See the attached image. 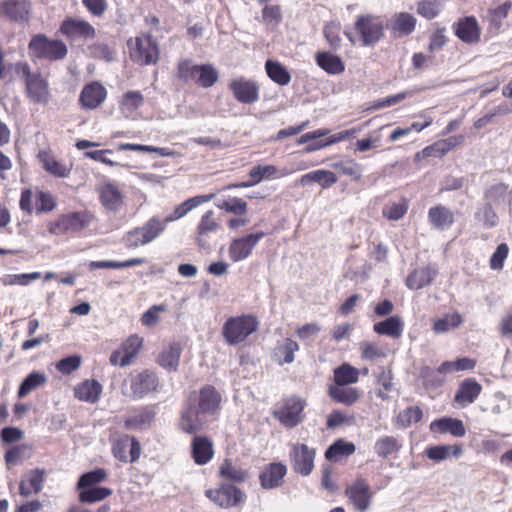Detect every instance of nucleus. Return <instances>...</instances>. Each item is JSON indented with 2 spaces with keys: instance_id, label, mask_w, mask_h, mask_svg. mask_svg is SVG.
Returning <instances> with one entry per match:
<instances>
[{
  "instance_id": "5701e85b",
  "label": "nucleus",
  "mask_w": 512,
  "mask_h": 512,
  "mask_svg": "<svg viewBox=\"0 0 512 512\" xmlns=\"http://www.w3.org/2000/svg\"><path fill=\"white\" fill-rule=\"evenodd\" d=\"M106 97V88L100 82L92 81L83 87L79 95V104L83 109L94 110L105 101Z\"/></svg>"
},
{
  "instance_id": "c9c22d12",
  "label": "nucleus",
  "mask_w": 512,
  "mask_h": 512,
  "mask_svg": "<svg viewBox=\"0 0 512 512\" xmlns=\"http://www.w3.org/2000/svg\"><path fill=\"white\" fill-rule=\"evenodd\" d=\"M330 133V130L327 128L317 129L311 132H307L300 136L297 140V144H305L308 143L304 148V153H312L317 150L326 148L330 146V142L328 137L326 139H320L324 136H327Z\"/></svg>"
},
{
  "instance_id": "052dcab7",
  "label": "nucleus",
  "mask_w": 512,
  "mask_h": 512,
  "mask_svg": "<svg viewBox=\"0 0 512 512\" xmlns=\"http://www.w3.org/2000/svg\"><path fill=\"white\" fill-rule=\"evenodd\" d=\"M341 24L337 21H329L324 24L323 35L331 50L337 51L341 48Z\"/></svg>"
},
{
  "instance_id": "c03bdc74",
  "label": "nucleus",
  "mask_w": 512,
  "mask_h": 512,
  "mask_svg": "<svg viewBox=\"0 0 512 512\" xmlns=\"http://www.w3.org/2000/svg\"><path fill=\"white\" fill-rule=\"evenodd\" d=\"M360 371L349 363H342L333 371V384L350 386L359 381Z\"/></svg>"
},
{
  "instance_id": "aec40b11",
  "label": "nucleus",
  "mask_w": 512,
  "mask_h": 512,
  "mask_svg": "<svg viewBox=\"0 0 512 512\" xmlns=\"http://www.w3.org/2000/svg\"><path fill=\"white\" fill-rule=\"evenodd\" d=\"M455 36L465 44H477L481 39V27L475 16H465L453 23Z\"/></svg>"
},
{
  "instance_id": "ddd939ff",
  "label": "nucleus",
  "mask_w": 512,
  "mask_h": 512,
  "mask_svg": "<svg viewBox=\"0 0 512 512\" xmlns=\"http://www.w3.org/2000/svg\"><path fill=\"white\" fill-rule=\"evenodd\" d=\"M344 495L355 511L367 512L372 504L374 492L365 478L358 477L346 486Z\"/></svg>"
},
{
  "instance_id": "f704fd0d",
  "label": "nucleus",
  "mask_w": 512,
  "mask_h": 512,
  "mask_svg": "<svg viewBox=\"0 0 512 512\" xmlns=\"http://www.w3.org/2000/svg\"><path fill=\"white\" fill-rule=\"evenodd\" d=\"M328 395L336 403L346 406L354 405L361 397V391L356 387L329 385Z\"/></svg>"
},
{
  "instance_id": "72a5a7b5",
  "label": "nucleus",
  "mask_w": 512,
  "mask_h": 512,
  "mask_svg": "<svg viewBox=\"0 0 512 512\" xmlns=\"http://www.w3.org/2000/svg\"><path fill=\"white\" fill-rule=\"evenodd\" d=\"M155 418V412L148 406L134 408L124 420V427L130 429H143L149 426Z\"/></svg>"
},
{
  "instance_id": "774afa93",
  "label": "nucleus",
  "mask_w": 512,
  "mask_h": 512,
  "mask_svg": "<svg viewBox=\"0 0 512 512\" xmlns=\"http://www.w3.org/2000/svg\"><path fill=\"white\" fill-rule=\"evenodd\" d=\"M409 203L406 198H402L399 202H390L382 209V215L392 221H397L405 216L408 211Z\"/></svg>"
},
{
  "instance_id": "13d9d810",
  "label": "nucleus",
  "mask_w": 512,
  "mask_h": 512,
  "mask_svg": "<svg viewBox=\"0 0 512 512\" xmlns=\"http://www.w3.org/2000/svg\"><path fill=\"white\" fill-rule=\"evenodd\" d=\"M422 418L423 411L419 406H409L398 413L395 425L400 428H408L412 424L420 422Z\"/></svg>"
},
{
  "instance_id": "9d476101",
  "label": "nucleus",
  "mask_w": 512,
  "mask_h": 512,
  "mask_svg": "<svg viewBox=\"0 0 512 512\" xmlns=\"http://www.w3.org/2000/svg\"><path fill=\"white\" fill-rule=\"evenodd\" d=\"M130 59L141 66L156 64L159 59V48L151 35L141 34L127 41Z\"/></svg>"
},
{
  "instance_id": "7c9ffc66",
  "label": "nucleus",
  "mask_w": 512,
  "mask_h": 512,
  "mask_svg": "<svg viewBox=\"0 0 512 512\" xmlns=\"http://www.w3.org/2000/svg\"><path fill=\"white\" fill-rule=\"evenodd\" d=\"M317 66L330 75H339L345 71L343 59L329 51H318L315 54Z\"/></svg>"
},
{
  "instance_id": "0e129e2a",
  "label": "nucleus",
  "mask_w": 512,
  "mask_h": 512,
  "mask_svg": "<svg viewBox=\"0 0 512 512\" xmlns=\"http://www.w3.org/2000/svg\"><path fill=\"white\" fill-rule=\"evenodd\" d=\"M107 478V472L103 468H97L81 475L77 482V489L96 487Z\"/></svg>"
},
{
  "instance_id": "de8ad7c7",
  "label": "nucleus",
  "mask_w": 512,
  "mask_h": 512,
  "mask_svg": "<svg viewBox=\"0 0 512 512\" xmlns=\"http://www.w3.org/2000/svg\"><path fill=\"white\" fill-rule=\"evenodd\" d=\"M290 172L287 170H279L274 165H256L249 171L251 183L256 185L264 179H276L287 176Z\"/></svg>"
},
{
  "instance_id": "1a4fd4ad",
  "label": "nucleus",
  "mask_w": 512,
  "mask_h": 512,
  "mask_svg": "<svg viewBox=\"0 0 512 512\" xmlns=\"http://www.w3.org/2000/svg\"><path fill=\"white\" fill-rule=\"evenodd\" d=\"M93 219V214L87 210L70 212L59 215L55 220L49 221L46 224V228L53 235L75 233L87 228Z\"/></svg>"
},
{
  "instance_id": "37998d69",
  "label": "nucleus",
  "mask_w": 512,
  "mask_h": 512,
  "mask_svg": "<svg viewBox=\"0 0 512 512\" xmlns=\"http://www.w3.org/2000/svg\"><path fill=\"white\" fill-rule=\"evenodd\" d=\"M182 349L179 343L173 342L165 347L157 358V363L170 371H176L179 365Z\"/></svg>"
},
{
  "instance_id": "6ab92c4d",
  "label": "nucleus",
  "mask_w": 512,
  "mask_h": 512,
  "mask_svg": "<svg viewBox=\"0 0 512 512\" xmlns=\"http://www.w3.org/2000/svg\"><path fill=\"white\" fill-rule=\"evenodd\" d=\"M264 236L265 233L260 231L233 239L228 248L230 260L232 262H239L248 258Z\"/></svg>"
},
{
  "instance_id": "7ed1b4c3",
  "label": "nucleus",
  "mask_w": 512,
  "mask_h": 512,
  "mask_svg": "<svg viewBox=\"0 0 512 512\" xmlns=\"http://www.w3.org/2000/svg\"><path fill=\"white\" fill-rule=\"evenodd\" d=\"M28 53L31 59L56 62L66 58L68 48L62 40L51 39L43 33H38L31 37Z\"/></svg>"
},
{
  "instance_id": "473e14b6",
  "label": "nucleus",
  "mask_w": 512,
  "mask_h": 512,
  "mask_svg": "<svg viewBox=\"0 0 512 512\" xmlns=\"http://www.w3.org/2000/svg\"><path fill=\"white\" fill-rule=\"evenodd\" d=\"M482 391V386L472 378L463 380L454 396V401L462 407L473 403Z\"/></svg>"
},
{
  "instance_id": "79ce46f5",
  "label": "nucleus",
  "mask_w": 512,
  "mask_h": 512,
  "mask_svg": "<svg viewBox=\"0 0 512 512\" xmlns=\"http://www.w3.org/2000/svg\"><path fill=\"white\" fill-rule=\"evenodd\" d=\"M446 374L448 371L443 368V363L437 369L425 366L420 370V378L426 389H437L443 386L446 382Z\"/></svg>"
},
{
  "instance_id": "bf43d9fd",
  "label": "nucleus",
  "mask_w": 512,
  "mask_h": 512,
  "mask_svg": "<svg viewBox=\"0 0 512 512\" xmlns=\"http://www.w3.org/2000/svg\"><path fill=\"white\" fill-rule=\"evenodd\" d=\"M113 493L112 489L108 487H90L86 489H81L78 495V499L81 503H96L100 502L109 496H111Z\"/></svg>"
},
{
  "instance_id": "f8f14e48",
  "label": "nucleus",
  "mask_w": 512,
  "mask_h": 512,
  "mask_svg": "<svg viewBox=\"0 0 512 512\" xmlns=\"http://www.w3.org/2000/svg\"><path fill=\"white\" fill-rule=\"evenodd\" d=\"M58 32L70 43L87 42L96 37V29L87 20L68 16L59 26Z\"/></svg>"
},
{
  "instance_id": "cd10ccee",
  "label": "nucleus",
  "mask_w": 512,
  "mask_h": 512,
  "mask_svg": "<svg viewBox=\"0 0 512 512\" xmlns=\"http://www.w3.org/2000/svg\"><path fill=\"white\" fill-rule=\"evenodd\" d=\"M102 392L103 386L95 379H86L74 387V397L89 404L97 403Z\"/></svg>"
},
{
  "instance_id": "c85d7f7f",
  "label": "nucleus",
  "mask_w": 512,
  "mask_h": 512,
  "mask_svg": "<svg viewBox=\"0 0 512 512\" xmlns=\"http://www.w3.org/2000/svg\"><path fill=\"white\" fill-rule=\"evenodd\" d=\"M100 203L109 211H118L123 203L124 197L121 190L112 183H106L98 188Z\"/></svg>"
},
{
  "instance_id": "a878e982",
  "label": "nucleus",
  "mask_w": 512,
  "mask_h": 512,
  "mask_svg": "<svg viewBox=\"0 0 512 512\" xmlns=\"http://www.w3.org/2000/svg\"><path fill=\"white\" fill-rule=\"evenodd\" d=\"M287 474V467L281 462H272L266 465L259 474L260 485L263 489L269 490L278 488L283 484Z\"/></svg>"
},
{
  "instance_id": "e433bc0d",
  "label": "nucleus",
  "mask_w": 512,
  "mask_h": 512,
  "mask_svg": "<svg viewBox=\"0 0 512 512\" xmlns=\"http://www.w3.org/2000/svg\"><path fill=\"white\" fill-rule=\"evenodd\" d=\"M484 198L491 205L512 206V190L505 183H496L489 186L484 192Z\"/></svg>"
},
{
  "instance_id": "09e8293b",
  "label": "nucleus",
  "mask_w": 512,
  "mask_h": 512,
  "mask_svg": "<svg viewBox=\"0 0 512 512\" xmlns=\"http://www.w3.org/2000/svg\"><path fill=\"white\" fill-rule=\"evenodd\" d=\"M512 9V2L507 0L501 5L488 10L486 21L488 22V29L490 31L498 32L503 21L507 18L510 10Z\"/></svg>"
},
{
  "instance_id": "2f4dec72",
  "label": "nucleus",
  "mask_w": 512,
  "mask_h": 512,
  "mask_svg": "<svg viewBox=\"0 0 512 512\" xmlns=\"http://www.w3.org/2000/svg\"><path fill=\"white\" fill-rule=\"evenodd\" d=\"M219 229V223L214 217V211L205 212L196 229V241L201 248L209 246L208 237L211 233H215Z\"/></svg>"
},
{
  "instance_id": "2eb2a0df",
  "label": "nucleus",
  "mask_w": 512,
  "mask_h": 512,
  "mask_svg": "<svg viewBox=\"0 0 512 512\" xmlns=\"http://www.w3.org/2000/svg\"><path fill=\"white\" fill-rule=\"evenodd\" d=\"M205 496L223 509H229L243 504L246 494L231 483H221L217 488L205 491Z\"/></svg>"
},
{
  "instance_id": "412c9836",
  "label": "nucleus",
  "mask_w": 512,
  "mask_h": 512,
  "mask_svg": "<svg viewBox=\"0 0 512 512\" xmlns=\"http://www.w3.org/2000/svg\"><path fill=\"white\" fill-rule=\"evenodd\" d=\"M417 26V18L408 12H396L387 21L386 27L394 39L411 35Z\"/></svg>"
},
{
  "instance_id": "4be33fe9",
  "label": "nucleus",
  "mask_w": 512,
  "mask_h": 512,
  "mask_svg": "<svg viewBox=\"0 0 512 512\" xmlns=\"http://www.w3.org/2000/svg\"><path fill=\"white\" fill-rule=\"evenodd\" d=\"M159 387V379L155 372L143 370L132 376L130 388L134 399H142L151 392H156Z\"/></svg>"
},
{
  "instance_id": "0eeeda50",
  "label": "nucleus",
  "mask_w": 512,
  "mask_h": 512,
  "mask_svg": "<svg viewBox=\"0 0 512 512\" xmlns=\"http://www.w3.org/2000/svg\"><path fill=\"white\" fill-rule=\"evenodd\" d=\"M307 403L298 395H290L282 398L272 411V416L286 428H294L303 422Z\"/></svg>"
},
{
  "instance_id": "9b49d317",
  "label": "nucleus",
  "mask_w": 512,
  "mask_h": 512,
  "mask_svg": "<svg viewBox=\"0 0 512 512\" xmlns=\"http://www.w3.org/2000/svg\"><path fill=\"white\" fill-rule=\"evenodd\" d=\"M111 453L121 463H135L139 460L142 447L139 440L126 433H114L110 436Z\"/></svg>"
},
{
  "instance_id": "dca6fc26",
  "label": "nucleus",
  "mask_w": 512,
  "mask_h": 512,
  "mask_svg": "<svg viewBox=\"0 0 512 512\" xmlns=\"http://www.w3.org/2000/svg\"><path fill=\"white\" fill-rule=\"evenodd\" d=\"M315 456V448L304 443L292 444L289 458L293 471L302 476H309L314 469Z\"/></svg>"
},
{
  "instance_id": "4468645a",
  "label": "nucleus",
  "mask_w": 512,
  "mask_h": 512,
  "mask_svg": "<svg viewBox=\"0 0 512 512\" xmlns=\"http://www.w3.org/2000/svg\"><path fill=\"white\" fill-rule=\"evenodd\" d=\"M360 35L363 46H372L384 36V23L379 16L372 14L359 15L354 24Z\"/></svg>"
},
{
  "instance_id": "6e6d98bb",
  "label": "nucleus",
  "mask_w": 512,
  "mask_h": 512,
  "mask_svg": "<svg viewBox=\"0 0 512 512\" xmlns=\"http://www.w3.org/2000/svg\"><path fill=\"white\" fill-rule=\"evenodd\" d=\"M462 323L463 317L460 313L445 314L443 317L433 321L432 330L436 334L446 333L450 329L458 328Z\"/></svg>"
},
{
  "instance_id": "864d4df0",
  "label": "nucleus",
  "mask_w": 512,
  "mask_h": 512,
  "mask_svg": "<svg viewBox=\"0 0 512 512\" xmlns=\"http://www.w3.org/2000/svg\"><path fill=\"white\" fill-rule=\"evenodd\" d=\"M147 263L146 258H131L125 261L101 260L91 261L89 263L90 270L94 269H121L134 266H140Z\"/></svg>"
},
{
  "instance_id": "a211bd4d",
  "label": "nucleus",
  "mask_w": 512,
  "mask_h": 512,
  "mask_svg": "<svg viewBox=\"0 0 512 512\" xmlns=\"http://www.w3.org/2000/svg\"><path fill=\"white\" fill-rule=\"evenodd\" d=\"M142 346L143 339L140 336L136 334L130 335L122 342L119 349L112 352L109 358L110 363L121 367L129 365L137 357Z\"/></svg>"
},
{
  "instance_id": "39448f33",
  "label": "nucleus",
  "mask_w": 512,
  "mask_h": 512,
  "mask_svg": "<svg viewBox=\"0 0 512 512\" xmlns=\"http://www.w3.org/2000/svg\"><path fill=\"white\" fill-rule=\"evenodd\" d=\"M165 231V222L158 216L151 217L143 225L127 231L122 237L124 246L133 250L156 240Z\"/></svg>"
},
{
  "instance_id": "49530a36",
  "label": "nucleus",
  "mask_w": 512,
  "mask_h": 512,
  "mask_svg": "<svg viewBox=\"0 0 512 512\" xmlns=\"http://www.w3.org/2000/svg\"><path fill=\"white\" fill-rule=\"evenodd\" d=\"M213 194L204 195V196H196L193 198H189L188 200L182 202L178 206L175 207L173 212L169 214L167 217L162 219L163 222H165V227L169 222L175 221L180 219L181 217L185 216L190 210L197 207L199 204L210 201L213 198Z\"/></svg>"
},
{
  "instance_id": "3c124183",
  "label": "nucleus",
  "mask_w": 512,
  "mask_h": 512,
  "mask_svg": "<svg viewBox=\"0 0 512 512\" xmlns=\"http://www.w3.org/2000/svg\"><path fill=\"white\" fill-rule=\"evenodd\" d=\"M38 157L43 168L50 174L56 177H67L69 175L70 169L58 161L50 151H40Z\"/></svg>"
},
{
  "instance_id": "58836bf2",
  "label": "nucleus",
  "mask_w": 512,
  "mask_h": 512,
  "mask_svg": "<svg viewBox=\"0 0 512 512\" xmlns=\"http://www.w3.org/2000/svg\"><path fill=\"white\" fill-rule=\"evenodd\" d=\"M437 273V269L431 266L415 269L407 276L406 286L411 290H419L429 285Z\"/></svg>"
},
{
  "instance_id": "a19ab883",
  "label": "nucleus",
  "mask_w": 512,
  "mask_h": 512,
  "mask_svg": "<svg viewBox=\"0 0 512 512\" xmlns=\"http://www.w3.org/2000/svg\"><path fill=\"white\" fill-rule=\"evenodd\" d=\"M404 323L398 315L390 316L373 326V331L379 335H385L394 339L401 337Z\"/></svg>"
},
{
  "instance_id": "338daca9",
  "label": "nucleus",
  "mask_w": 512,
  "mask_h": 512,
  "mask_svg": "<svg viewBox=\"0 0 512 512\" xmlns=\"http://www.w3.org/2000/svg\"><path fill=\"white\" fill-rule=\"evenodd\" d=\"M331 167L336 170L339 175L348 176L354 180L361 178V166L354 159H345L335 162Z\"/></svg>"
},
{
  "instance_id": "4d7b16f0",
  "label": "nucleus",
  "mask_w": 512,
  "mask_h": 512,
  "mask_svg": "<svg viewBox=\"0 0 512 512\" xmlns=\"http://www.w3.org/2000/svg\"><path fill=\"white\" fill-rule=\"evenodd\" d=\"M463 449L461 445H438L429 447L426 450V455L429 459L434 461H442L448 458L450 455L458 457L462 454Z\"/></svg>"
},
{
  "instance_id": "f257e3e1",
  "label": "nucleus",
  "mask_w": 512,
  "mask_h": 512,
  "mask_svg": "<svg viewBox=\"0 0 512 512\" xmlns=\"http://www.w3.org/2000/svg\"><path fill=\"white\" fill-rule=\"evenodd\" d=\"M222 397L219 391L207 384L199 390L190 391L179 412L177 427L185 434L193 435L190 456L198 466L208 464L215 455L214 442L207 435H198L205 425V417L218 414Z\"/></svg>"
},
{
  "instance_id": "680f3d73",
  "label": "nucleus",
  "mask_w": 512,
  "mask_h": 512,
  "mask_svg": "<svg viewBox=\"0 0 512 512\" xmlns=\"http://www.w3.org/2000/svg\"><path fill=\"white\" fill-rule=\"evenodd\" d=\"M446 27L435 24V28L429 34V41L427 45V51L430 54L442 50L449 41L447 36Z\"/></svg>"
},
{
  "instance_id": "b1692460",
  "label": "nucleus",
  "mask_w": 512,
  "mask_h": 512,
  "mask_svg": "<svg viewBox=\"0 0 512 512\" xmlns=\"http://www.w3.org/2000/svg\"><path fill=\"white\" fill-rule=\"evenodd\" d=\"M31 14L29 0H3L0 3V15L12 22H27Z\"/></svg>"
},
{
  "instance_id": "393cba45",
  "label": "nucleus",
  "mask_w": 512,
  "mask_h": 512,
  "mask_svg": "<svg viewBox=\"0 0 512 512\" xmlns=\"http://www.w3.org/2000/svg\"><path fill=\"white\" fill-rule=\"evenodd\" d=\"M427 218L430 226L437 231L449 230L455 223V213L443 204L430 207Z\"/></svg>"
},
{
  "instance_id": "5fc2aeb1",
  "label": "nucleus",
  "mask_w": 512,
  "mask_h": 512,
  "mask_svg": "<svg viewBox=\"0 0 512 512\" xmlns=\"http://www.w3.org/2000/svg\"><path fill=\"white\" fill-rule=\"evenodd\" d=\"M356 450L352 442L345 441L344 439H337L325 451V458L329 461H335L341 456H350Z\"/></svg>"
},
{
  "instance_id": "6e6552de",
  "label": "nucleus",
  "mask_w": 512,
  "mask_h": 512,
  "mask_svg": "<svg viewBox=\"0 0 512 512\" xmlns=\"http://www.w3.org/2000/svg\"><path fill=\"white\" fill-rule=\"evenodd\" d=\"M57 206L56 198L48 191L35 188H24L21 190L19 207L20 209L31 215L49 213Z\"/></svg>"
},
{
  "instance_id": "a18cd8bd",
  "label": "nucleus",
  "mask_w": 512,
  "mask_h": 512,
  "mask_svg": "<svg viewBox=\"0 0 512 512\" xmlns=\"http://www.w3.org/2000/svg\"><path fill=\"white\" fill-rule=\"evenodd\" d=\"M219 477L234 483H243L248 479V472L233 463L232 459L225 458L219 466Z\"/></svg>"
},
{
  "instance_id": "e2e57ef3",
  "label": "nucleus",
  "mask_w": 512,
  "mask_h": 512,
  "mask_svg": "<svg viewBox=\"0 0 512 512\" xmlns=\"http://www.w3.org/2000/svg\"><path fill=\"white\" fill-rule=\"evenodd\" d=\"M416 6L417 14L427 20L438 17L443 8L442 0H420Z\"/></svg>"
},
{
  "instance_id": "f3484780",
  "label": "nucleus",
  "mask_w": 512,
  "mask_h": 512,
  "mask_svg": "<svg viewBox=\"0 0 512 512\" xmlns=\"http://www.w3.org/2000/svg\"><path fill=\"white\" fill-rule=\"evenodd\" d=\"M233 97L242 104H252L259 100V84L243 76L232 79L228 84Z\"/></svg>"
},
{
  "instance_id": "c756f323",
  "label": "nucleus",
  "mask_w": 512,
  "mask_h": 512,
  "mask_svg": "<svg viewBox=\"0 0 512 512\" xmlns=\"http://www.w3.org/2000/svg\"><path fill=\"white\" fill-rule=\"evenodd\" d=\"M46 479L45 469L35 468L30 470L25 478L19 483V494L28 497L31 494H38Z\"/></svg>"
},
{
  "instance_id": "bb28decb",
  "label": "nucleus",
  "mask_w": 512,
  "mask_h": 512,
  "mask_svg": "<svg viewBox=\"0 0 512 512\" xmlns=\"http://www.w3.org/2000/svg\"><path fill=\"white\" fill-rule=\"evenodd\" d=\"M464 139L465 138L463 135H455L447 139L436 141L433 144L426 146L421 152L416 153V157L419 158L422 156L423 158H441L455 147L461 145L464 142Z\"/></svg>"
},
{
  "instance_id": "f03ea898",
  "label": "nucleus",
  "mask_w": 512,
  "mask_h": 512,
  "mask_svg": "<svg viewBox=\"0 0 512 512\" xmlns=\"http://www.w3.org/2000/svg\"><path fill=\"white\" fill-rule=\"evenodd\" d=\"M14 68L16 74L23 81L26 99L34 105H48L52 99L48 76L42 74L39 70L33 71L26 61H18Z\"/></svg>"
},
{
  "instance_id": "69168bd1",
  "label": "nucleus",
  "mask_w": 512,
  "mask_h": 512,
  "mask_svg": "<svg viewBox=\"0 0 512 512\" xmlns=\"http://www.w3.org/2000/svg\"><path fill=\"white\" fill-rule=\"evenodd\" d=\"M359 352L362 360L376 361L377 359L385 358L386 351L375 342L362 341L359 343Z\"/></svg>"
},
{
  "instance_id": "423d86ee",
  "label": "nucleus",
  "mask_w": 512,
  "mask_h": 512,
  "mask_svg": "<svg viewBox=\"0 0 512 512\" xmlns=\"http://www.w3.org/2000/svg\"><path fill=\"white\" fill-rule=\"evenodd\" d=\"M259 321L256 316L243 314L229 317L222 327V335L229 345L244 342L251 334L257 331Z\"/></svg>"
},
{
  "instance_id": "ea45409f",
  "label": "nucleus",
  "mask_w": 512,
  "mask_h": 512,
  "mask_svg": "<svg viewBox=\"0 0 512 512\" xmlns=\"http://www.w3.org/2000/svg\"><path fill=\"white\" fill-rule=\"evenodd\" d=\"M401 448L400 439L394 436L380 437L374 445L375 453L382 459L396 458Z\"/></svg>"
},
{
  "instance_id": "8fccbe9b",
  "label": "nucleus",
  "mask_w": 512,
  "mask_h": 512,
  "mask_svg": "<svg viewBox=\"0 0 512 512\" xmlns=\"http://www.w3.org/2000/svg\"><path fill=\"white\" fill-rule=\"evenodd\" d=\"M267 76L280 86L288 85L291 81V74L288 69L277 60L268 59L265 62Z\"/></svg>"
},
{
  "instance_id": "20e7f679",
  "label": "nucleus",
  "mask_w": 512,
  "mask_h": 512,
  "mask_svg": "<svg viewBox=\"0 0 512 512\" xmlns=\"http://www.w3.org/2000/svg\"><path fill=\"white\" fill-rule=\"evenodd\" d=\"M176 78L183 82H195L203 88L212 87L219 78L218 71L212 64H193L189 59H181L177 63Z\"/></svg>"
},
{
  "instance_id": "4c0bfd02",
  "label": "nucleus",
  "mask_w": 512,
  "mask_h": 512,
  "mask_svg": "<svg viewBox=\"0 0 512 512\" xmlns=\"http://www.w3.org/2000/svg\"><path fill=\"white\" fill-rule=\"evenodd\" d=\"M430 430L437 433H450L455 437H463L466 434V429L461 420L450 417H443L434 420L430 424Z\"/></svg>"
},
{
  "instance_id": "603ef678",
  "label": "nucleus",
  "mask_w": 512,
  "mask_h": 512,
  "mask_svg": "<svg viewBox=\"0 0 512 512\" xmlns=\"http://www.w3.org/2000/svg\"><path fill=\"white\" fill-rule=\"evenodd\" d=\"M338 177L329 170L319 169L309 172L301 177V183L307 184L311 182L318 183L323 189H327L337 183Z\"/></svg>"
}]
</instances>
